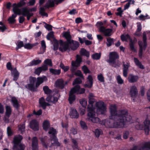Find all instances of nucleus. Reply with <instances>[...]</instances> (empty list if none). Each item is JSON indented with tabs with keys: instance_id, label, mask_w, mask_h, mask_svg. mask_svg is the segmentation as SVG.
Segmentation results:
<instances>
[{
	"instance_id": "1",
	"label": "nucleus",
	"mask_w": 150,
	"mask_h": 150,
	"mask_svg": "<svg viewBox=\"0 0 150 150\" xmlns=\"http://www.w3.org/2000/svg\"><path fill=\"white\" fill-rule=\"evenodd\" d=\"M109 109L110 113L109 118L110 119H114L115 122L112 125L110 121L104 120L101 123L102 125H104L106 127L121 128L124 127L125 122L130 121L131 117L126 110L117 111V106L115 104L110 105Z\"/></svg>"
},
{
	"instance_id": "2",
	"label": "nucleus",
	"mask_w": 150,
	"mask_h": 150,
	"mask_svg": "<svg viewBox=\"0 0 150 150\" xmlns=\"http://www.w3.org/2000/svg\"><path fill=\"white\" fill-rule=\"evenodd\" d=\"M82 81L81 79L77 78L74 81L73 85L76 84L74 88H72L70 91L69 100V103L71 104L75 100V97L74 94H82L84 93L85 90L83 88H80V86L78 84L81 83Z\"/></svg>"
},
{
	"instance_id": "3",
	"label": "nucleus",
	"mask_w": 150,
	"mask_h": 150,
	"mask_svg": "<svg viewBox=\"0 0 150 150\" xmlns=\"http://www.w3.org/2000/svg\"><path fill=\"white\" fill-rule=\"evenodd\" d=\"M29 80L30 83L26 85L25 86V87L31 91H37V88L44 81L47 80V79L46 76H45L38 77L35 86V84L36 81V78L35 77H30Z\"/></svg>"
},
{
	"instance_id": "4",
	"label": "nucleus",
	"mask_w": 150,
	"mask_h": 150,
	"mask_svg": "<svg viewBox=\"0 0 150 150\" xmlns=\"http://www.w3.org/2000/svg\"><path fill=\"white\" fill-rule=\"evenodd\" d=\"M13 12L17 14L22 15L23 16H27V19L29 20L30 17L33 16V14L29 12V10L26 7L23 8L21 9L18 8L17 7H14L13 9Z\"/></svg>"
},
{
	"instance_id": "5",
	"label": "nucleus",
	"mask_w": 150,
	"mask_h": 150,
	"mask_svg": "<svg viewBox=\"0 0 150 150\" xmlns=\"http://www.w3.org/2000/svg\"><path fill=\"white\" fill-rule=\"evenodd\" d=\"M41 141L42 145L46 148H47L48 146L51 147L52 145L57 146L60 145V144L58 142L57 139L56 137L52 138L51 144H50V140L49 139L47 141L45 138H42L41 139Z\"/></svg>"
},
{
	"instance_id": "6",
	"label": "nucleus",
	"mask_w": 150,
	"mask_h": 150,
	"mask_svg": "<svg viewBox=\"0 0 150 150\" xmlns=\"http://www.w3.org/2000/svg\"><path fill=\"white\" fill-rule=\"evenodd\" d=\"M23 137L20 135L15 136L13 139V150H24L25 146L21 144H19Z\"/></svg>"
},
{
	"instance_id": "7",
	"label": "nucleus",
	"mask_w": 150,
	"mask_h": 150,
	"mask_svg": "<svg viewBox=\"0 0 150 150\" xmlns=\"http://www.w3.org/2000/svg\"><path fill=\"white\" fill-rule=\"evenodd\" d=\"M143 42L141 41L138 42V44L139 46L138 54L139 57L140 58H142L143 52L145 50L147 45L146 37V34L145 32L143 33Z\"/></svg>"
},
{
	"instance_id": "8",
	"label": "nucleus",
	"mask_w": 150,
	"mask_h": 150,
	"mask_svg": "<svg viewBox=\"0 0 150 150\" xmlns=\"http://www.w3.org/2000/svg\"><path fill=\"white\" fill-rule=\"evenodd\" d=\"M64 1V0H49L44 7L40 8L39 13L44 12L46 9L54 6L55 4L58 5Z\"/></svg>"
},
{
	"instance_id": "9",
	"label": "nucleus",
	"mask_w": 150,
	"mask_h": 150,
	"mask_svg": "<svg viewBox=\"0 0 150 150\" xmlns=\"http://www.w3.org/2000/svg\"><path fill=\"white\" fill-rule=\"evenodd\" d=\"M144 125L138 123L135 126L136 128L138 129L144 130L146 134L148 135L150 130L149 125L150 120H146L144 122Z\"/></svg>"
},
{
	"instance_id": "10",
	"label": "nucleus",
	"mask_w": 150,
	"mask_h": 150,
	"mask_svg": "<svg viewBox=\"0 0 150 150\" xmlns=\"http://www.w3.org/2000/svg\"><path fill=\"white\" fill-rule=\"evenodd\" d=\"M109 58L107 60V62L109 64L113 66L116 67L117 65V59L119 58V56L117 53L115 52H110L109 55Z\"/></svg>"
},
{
	"instance_id": "11",
	"label": "nucleus",
	"mask_w": 150,
	"mask_h": 150,
	"mask_svg": "<svg viewBox=\"0 0 150 150\" xmlns=\"http://www.w3.org/2000/svg\"><path fill=\"white\" fill-rule=\"evenodd\" d=\"M93 110L88 111L89 112L87 114V118L89 121L93 123H99L100 122V119L98 117L96 116L95 112Z\"/></svg>"
},
{
	"instance_id": "12",
	"label": "nucleus",
	"mask_w": 150,
	"mask_h": 150,
	"mask_svg": "<svg viewBox=\"0 0 150 150\" xmlns=\"http://www.w3.org/2000/svg\"><path fill=\"white\" fill-rule=\"evenodd\" d=\"M96 106L97 108V112L98 114H103L106 110L104 102L102 101L96 103Z\"/></svg>"
},
{
	"instance_id": "13",
	"label": "nucleus",
	"mask_w": 150,
	"mask_h": 150,
	"mask_svg": "<svg viewBox=\"0 0 150 150\" xmlns=\"http://www.w3.org/2000/svg\"><path fill=\"white\" fill-rule=\"evenodd\" d=\"M82 61V60L81 57L79 55H77L76 61H72L71 62L72 67L71 70L72 72L74 73L75 72L76 69V67L80 66V63Z\"/></svg>"
},
{
	"instance_id": "14",
	"label": "nucleus",
	"mask_w": 150,
	"mask_h": 150,
	"mask_svg": "<svg viewBox=\"0 0 150 150\" xmlns=\"http://www.w3.org/2000/svg\"><path fill=\"white\" fill-rule=\"evenodd\" d=\"M89 105L88 108V111L94 110V108L93 106V104L96 102V100L94 98V94L92 93H89L88 96Z\"/></svg>"
},
{
	"instance_id": "15",
	"label": "nucleus",
	"mask_w": 150,
	"mask_h": 150,
	"mask_svg": "<svg viewBox=\"0 0 150 150\" xmlns=\"http://www.w3.org/2000/svg\"><path fill=\"white\" fill-rule=\"evenodd\" d=\"M67 83V82L64 81L62 79L57 80L55 82L56 87L60 89H62L64 88L65 85Z\"/></svg>"
},
{
	"instance_id": "16",
	"label": "nucleus",
	"mask_w": 150,
	"mask_h": 150,
	"mask_svg": "<svg viewBox=\"0 0 150 150\" xmlns=\"http://www.w3.org/2000/svg\"><path fill=\"white\" fill-rule=\"evenodd\" d=\"M101 33H103L106 36H109L111 35L112 30L111 29H106L105 27H102L100 29Z\"/></svg>"
},
{
	"instance_id": "17",
	"label": "nucleus",
	"mask_w": 150,
	"mask_h": 150,
	"mask_svg": "<svg viewBox=\"0 0 150 150\" xmlns=\"http://www.w3.org/2000/svg\"><path fill=\"white\" fill-rule=\"evenodd\" d=\"M70 116L72 118H78L79 116V114L76 110L74 108H71L70 111Z\"/></svg>"
},
{
	"instance_id": "18",
	"label": "nucleus",
	"mask_w": 150,
	"mask_h": 150,
	"mask_svg": "<svg viewBox=\"0 0 150 150\" xmlns=\"http://www.w3.org/2000/svg\"><path fill=\"white\" fill-rule=\"evenodd\" d=\"M69 43L68 42H63L62 41L60 43V46L59 47V50L62 52L66 51L67 50L69 49Z\"/></svg>"
},
{
	"instance_id": "19",
	"label": "nucleus",
	"mask_w": 150,
	"mask_h": 150,
	"mask_svg": "<svg viewBox=\"0 0 150 150\" xmlns=\"http://www.w3.org/2000/svg\"><path fill=\"white\" fill-rule=\"evenodd\" d=\"M30 128L34 131L38 130L39 129L38 124L35 120H32L30 123Z\"/></svg>"
},
{
	"instance_id": "20",
	"label": "nucleus",
	"mask_w": 150,
	"mask_h": 150,
	"mask_svg": "<svg viewBox=\"0 0 150 150\" xmlns=\"http://www.w3.org/2000/svg\"><path fill=\"white\" fill-rule=\"evenodd\" d=\"M39 103L40 105L41 106L43 109H45L47 106L50 105L49 103L45 101L44 98L42 97L39 99Z\"/></svg>"
},
{
	"instance_id": "21",
	"label": "nucleus",
	"mask_w": 150,
	"mask_h": 150,
	"mask_svg": "<svg viewBox=\"0 0 150 150\" xmlns=\"http://www.w3.org/2000/svg\"><path fill=\"white\" fill-rule=\"evenodd\" d=\"M32 150H38V140L36 137H33L32 141Z\"/></svg>"
},
{
	"instance_id": "22",
	"label": "nucleus",
	"mask_w": 150,
	"mask_h": 150,
	"mask_svg": "<svg viewBox=\"0 0 150 150\" xmlns=\"http://www.w3.org/2000/svg\"><path fill=\"white\" fill-rule=\"evenodd\" d=\"M93 80L92 76L91 75H89L87 78V83L85 85V87L88 88H91L93 84Z\"/></svg>"
},
{
	"instance_id": "23",
	"label": "nucleus",
	"mask_w": 150,
	"mask_h": 150,
	"mask_svg": "<svg viewBox=\"0 0 150 150\" xmlns=\"http://www.w3.org/2000/svg\"><path fill=\"white\" fill-rule=\"evenodd\" d=\"M138 79V77L137 76L134 75L132 74H129L128 80L130 83H134L136 82Z\"/></svg>"
},
{
	"instance_id": "24",
	"label": "nucleus",
	"mask_w": 150,
	"mask_h": 150,
	"mask_svg": "<svg viewBox=\"0 0 150 150\" xmlns=\"http://www.w3.org/2000/svg\"><path fill=\"white\" fill-rule=\"evenodd\" d=\"M69 43L71 46V49L73 50H76L79 45V44L78 42L74 41L73 40H71V43Z\"/></svg>"
},
{
	"instance_id": "25",
	"label": "nucleus",
	"mask_w": 150,
	"mask_h": 150,
	"mask_svg": "<svg viewBox=\"0 0 150 150\" xmlns=\"http://www.w3.org/2000/svg\"><path fill=\"white\" fill-rule=\"evenodd\" d=\"M130 93L132 97L135 96L137 94V89L135 86H133L131 87Z\"/></svg>"
},
{
	"instance_id": "26",
	"label": "nucleus",
	"mask_w": 150,
	"mask_h": 150,
	"mask_svg": "<svg viewBox=\"0 0 150 150\" xmlns=\"http://www.w3.org/2000/svg\"><path fill=\"white\" fill-rule=\"evenodd\" d=\"M11 101L12 103L13 106L16 108L18 109L19 107V104L18 103L17 100L14 97H13L11 98Z\"/></svg>"
},
{
	"instance_id": "27",
	"label": "nucleus",
	"mask_w": 150,
	"mask_h": 150,
	"mask_svg": "<svg viewBox=\"0 0 150 150\" xmlns=\"http://www.w3.org/2000/svg\"><path fill=\"white\" fill-rule=\"evenodd\" d=\"M63 36L66 39L67 42L69 43H71V36L70 33L68 32H66L63 33Z\"/></svg>"
},
{
	"instance_id": "28",
	"label": "nucleus",
	"mask_w": 150,
	"mask_h": 150,
	"mask_svg": "<svg viewBox=\"0 0 150 150\" xmlns=\"http://www.w3.org/2000/svg\"><path fill=\"white\" fill-rule=\"evenodd\" d=\"M41 62V60L40 59L34 60L30 62L28 64L29 66H35Z\"/></svg>"
},
{
	"instance_id": "29",
	"label": "nucleus",
	"mask_w": 150,
	"mask_h": 150,
	"mask_svg": "<svg viewBox=\"0 0 150 150\" xmlns=\"http://www.w3.org/2000/svg\"><path fill=\"white\" fill-rule=\"evenodd\" d=\"M134 61L136 64L139 68L144 69V66L142 65L141 63L138 60V59L136 58H134Z\"/></svg>"
},
{
	"instance_id": "30",
	"label": "nucleus",
	"mask_w": 150,
	"mask_h": 150,
	"mask_svg": "<svg viewBox=\"0 0 150 150\" xmlns=\"http://www.w3.org/2000/svg\"><path fill=\"white\" fill-rule=\"evenodd\" d=\"M12 74L13 77V80L16 81L18 79L19 75V73L17 71V70L15 69H14L13 71L12 72Z\"/></svg>"
},
{
	"instance_id": "31",
	"label": "nucleus",
	"mask_w": 150,
	"mask_h": 150,
	"mask_svg": "<svg viewBox=\"0 0 150 150\" xmlns=\"http://www.w3.org/2000/svg\"><path fill=\"white\" fill-rule=\"evenodd\" d=\"M50 71L52 74L54 75H59L61 73L60 69H50Z\"/></svg>"
},
{
	"instance_id": "32",
	"label": "nucleus",
	"mask_w": 150,
	"mask_h": 150,
	"mask_svg": "<svg viewBox=\"0 0 150 150\" xmlns=\"http://www.w3.org/2000/svg\"><path fill=\"white\" fill-rule=\"evenodd\" d=\"M48 133L50 134H52V138L54 137H55V135L57 134V132L56 130L53 128L51 127L50 128L48 132Z\"/></svg>"
},
{
	"instance_id": "33",
	"label": "nucleus",
	"mask_w": 150,
	"mask_h": 150,
	"mask_svg": "<svg viewBox=\"0 0 150 150\" xmlns=\"http://www.w3.org/2000/svg\"><path fill=\"white\" fill-rule=\"evenodd\" d=\"M80 53L81 54L86 56L87 57H89L90 56L89 52L83 48L81 50Z\"/></svg>"
},
{
	"instance_id": "34",
	"label": "nucleus",
	"mask_w": 150,
	"mask_h": 150,
	"mask_svg": "<svg viewBox=\"0 0 150 150\" xmlns=\"http://www.w3.org/2000/svg\"><path fill=\"white\" fill-rule=\"evenodd\" d=\"M50 124L49 121L47 120L45 121L43 124V127L45 131L47 130Z\"/></svg>"
},
{
	"instance_id": "35",
	"label": "nucleus",
	"mask_w": 150,
	"mask_h": 150,
	"mask_svg": "<svg viewBox=\"0 0 150 150\" xmlns=\"http://www.w3.org/2000/svg\"><path fill=\"white\" fill-rule=\"evenodd\" d=\"M12 112V109L11 107L9 106H7L6 107V115L8 117H9Z\"/></svg>"
},
{
	"instance_id": "36",
	"label": "nucleus",
	"mask_w": 150,
	"mask_h": 150,
	"mask_svg": "<svg viewBox=\"0 0 150 150\" xmlns=\"http://www.w3.org/2000/svg\"><path fill=\"white\" fill-rule=\"evenodd\" d=\"M101 57L100 53H95L92 55V58L95 60H98L100 59Z\"/></svg>"
},
{
	"instance_id": "37",
	"label": "nucleus",
	"mask_w": 150,
	"mask_h": 150,
	"mask_svg": "<svg viewBox=\"0 0 150 150\" xmlns=\"http://www.w3.org/2000/svg\"><path fill=\"white\" fill-rule=\"evenodd\" d=\"M25 0H22L20 1V2L18 3L17 5H16V4L15 3L13 5V6L14 7L13 8L15 7H17L18 8V7H21L24 5L26 3L24 1Z\"/></svg>"
},
{
	"instance_id": "38",
	"label": "nucleus",
	"mask_w": 150,
	"mask_h": 150,
	"mask_svg": "<svg viewBox=\"0 0 150 150\" xmlns=\"http://www.w3.org/2000/svg\"><path fill=\"white\" fill-rule=\"evenodd\" d=\"M41 47L40 50L42 51L41 54H43L45 51L46 47L45 42L44 40H43L41 42Z\"/></svg>"
},
{
	"instance_id": "39",
	"label": "nucleus",
	"mask_w": 150,
	"mask_h": 150,
	"mask_svg": "<svg viewBox=\"0 0 150 150\" xmlns=\"http://www.w3.org/2000/svg\"><path fill=\"white\" fill-rule=\"evenodd\" d=\"M14 13L15 14H12V16L10 17L8 19L9 22L10 23H13L15 21L14 18L16 17L17 15L16 14H17Z\"/></svg>"
},
{
	"instance_id": "40",
	"label": "nucleus",
	"mask_w": 150,
	"mask_h": 150,
	"mask_svg": "<svg viewBox=\"0 0 150 150\" xmlns=\"http://www.w3.org/2000/svg\"><path fill=\"white\" fill-rule=\"evenodd\" d=\"M43 90L46 94H49L51 93L52 91L47 86H45L43 87Z\"/></svg>"
},
{
	"instance_id": "41",
	"label": "nucleus",
	"mask_w": 150,
	"mask_h": 150,
	"mask_svg": "<svg viewBox=\"0 0 150 150\" xmlns=\"http://www.w3.org/2000/svg\"><path fill=\"white\" fill-rule=\"evenodd\" d=\"M113 39L110 38H108L107 39V42L106 43L108 47H109L114 42Z\"/></svg>"
},
{
	"instance_id": "42",
	"label": "nucleus",
	"mask_w": 150,
	"mask_h": 150,
	"mask_svg": "<svg viewBox=\"0 0 150 150\" xmlns=\"http://www.w3.org/2000/svg\"><path fill=\"white\" fill-rule=\"evenodd\" d=\"M137 29L136 32L135 34L139 36L140 35L139 34H137V32H140L142 30V27L141 23L140 22H138L137 23Z\"/></svg>"
},
{
	"instance_id": "43",
	"label": "nucleus",
	"mask_w": 150,
	"mask_h": 150,
	"mask_svg": "<svg viewBox=\"0 0 150 150\" xmlns=\"http://www.w3.org/2000/svg\"><path fill=\"white\" fill-rule=\"evenodd\" d=\"M121 40L124 41H126L130 39V36L128 34H126L125 35H122L121 36Z\"/></svg>"
},
{
	"instance_id": "44",
	"label": "nucleus",
	"mask_w": 150,
	"mask_h": 150,
	"mask_svg": "<svg viewBox=\"0 0 150 150\" xmlns=\"http://www.w3.org/2000/svg\"><path fill=\"white\" fill-rule=\"evenodd\" d=\"M103 23L101 21L98 22L96 24V26L97 28H98L99 31L100 32V29L102 27H105L103 26Z\"/></svg>"
},
{
	"instance_id": "45",
	"label": "nucleus",
	"mask_w": 150,
	"mask_h": 150,
	"mask_svg": "<svg viewBox=\"0 0 150 150\" xmlns=\"http://www.w3.org/2000/svg\"><path fill=\"white\" fill-rule=\"evenodd\" d=\"M95 134L96 137H98L100 135L102 134V132L101 129H97L95 131Z\"/></svg>"
},
{
	"instance_id": "46",
	"label": "nucleus",
	"mask_w": 150,
	"mask_h": 150,
	"mask_svg": "<svg viewBox=\"0 0 150 150\" xmlns=\"http://www.w3.org/2000/svg\"><path fill=\"white\" fill-rule=\"evenodd\" d=\"M81 127L83 129H86L87 128V126L86 123L82 121H81L80 122Z\"/></svg>"
},
{
	"instance_id": "47",
	"label": "nucleus",
	"mask_w": 150,
	"mask_h": 150,
	"mask_svg": "<svg viewBox=\"0 0 150 150\" xmlns=\"http://www.w3.org/2000/svg\"><path fill=\"white\" fill-rule=\"evenodd\" d=\"M44 64L50 66H52V63L51 59H46L44 61Z\"/></svg>"
},
{
	"instance_id": "48",
	"label": "nucleus",
	"mask_w": 150,
	"mask_h": 150,
	"mask_svg": "<svg viewBox=\"0 0 150 150\" xmlns=\"http://www.w3.org/2000/svg\"><path fill=\"white\" fill-rule=\"evenodd\" d=\"M80 103L83 107H86L87 103V101L85 99H81L80 101Z\"/></svg>"
},
{
	"instance_id": "49",
	"label": "nucleus",
	"mask_w": 150,
	"mask_h": 150,
	"mask_svg": "<svg viewBox=\"0 0 150 150\" xmlns=\"http://www.w3.org/2000/svg\"><path fill=\"white\" fill-rule=\"evenodd\" d=\"M82 70L83 71L84 73L86 74L87 73H90L91 71L88 69V67L86 65H84L82 67Z\"/></svg>"
},
{
	"instance_id": "50",
	"label": "nucleus",
	"mask_w": 150,
	"mask_h": 150,
	"mask_svg": "<svg viewBox=\"0 0 150 150\" xmlns=\"http://www.w3.org/2000/svg\"><path fill=\"white\" fill-rule=\"evenodd\" d=\"M73 143L72 147L74 149H77L78 148V143L74 139H72Z\"/></svg>"
},
{
	"instance_id": "51",
	"label": "nucleus",
	"mask_w": 150,
	"mask_h": 150,
	"mask_svg": "<svg viewBox=\"0 0 150 150\" xmlns=\"http://www.w3.org/2000/svg\"><path fill=\"white\" fill-rule=\"evenodd\" d=\"M53 46V49L54 50H56L58 49L59 46V43L57 40H56L54 41Z\"/></svg>"
},
{
	"instance_id": "52",
	"label": "nucleus",
	"mask_w": 150,
	"mask_h": 150,
	"mask_svg": "<svg viewBox=\"0 0 150 150\" xmlns=\"http://www.w3.org/2000/svg\"><path fill=\"white\" fill-rule=\"evenodd\" d=\"M117 80L118 84H122L123 83V80L122 79L120 76L119 75L117 76Z\"/></svg>"
},
{
	"instance_id": "53",
	"label": "nucleus",
	"mask_w": 150,
	"mask_h": 150,
	"mask_svg": "<svg viewBox=\"0 0 150 150\" xmlns=\"http://www.w3.org/2000/svg\"><path fill=\"white\" fill-rule=\"evenodd\" d=\"M75 74L76 76H78L80 77L83 79V75H82L81 71L80 70H77L75 73Z\"/></svg>"
},
{
	"instance_id": "54",
	"label": "nucleus",
	"mask_w": 150,
	"mask_h": 150,
	"mask_svg": "<svg viewBox=\"0 0 150 150\" xmlns=\"http://www.w3.org/2000/svg\"><path fill=\"white\" fill-rule=\"evenodd\" d=\"M97 78L98 80L100 82H103L104 81V77L102 74H100V75H98V76Z\"/></svg>"
},
{
	"instance_id": "55",
	"label": "nucleus",
	"mask_w": 150,
	"mask_h": 150,
	"mask_svg": "<svg viewBox=\"0 0 150 150\" xmlns=\"http://www.w3.org/2000/svg\"><path fill=\"white\" fill-rule=\"evenodd\" d=\"M33 45L30 43H28L25 44L24 47L25 48L27 49H31L33 47Z\"/></svg>"
},
{
	"instance_id": "56",
	"label": "nucleus",
	"mask_w": 150,
	"mask_h": 150,
	"mask_svg": "<svg viewBox=\"0 0 150 150\" xmlns=\"http://www.w3.org/2000/svg\"><path fill=\"white\" fill-rule=\"evenodd\" d=\"M129 45L131 49L133 51H135L136 50L134 48V44L132 40H131L130 41Z\"/></svg>"
},
{
	"instance_id": "57",
	"label": "nucleus",
	"mask_w": 150,
	"mask_h": 150,
	"mask_svg": "<svg viewBox=\"0 0 150 150\" xmlns=\"http://www.w3.org/2000/svg\"><path fill=\"white\" fill-rule=\"evenodd\" d=\"M18 128L19 130L22 133L24 131L25 129V125L23 124L20 125L18 126Z\"/></svg>"
},
{
	"instance_id": "58",
	"label": "nucleus",
	"mask_w": 150,
	"mask_h": 150,
	"mask_svg": "<svg viewBox=\"0 0 150 150\" xmlns=\"http://www.w3.org/2000/svg\"><path fill=\"white\" fill-rule=\"evenodd\" d=\"M23 43L22 41H20L18 42V44L17 45V47L16 48L17 50L19 48H21V47L23 46Z\"/></svg>"
},
{
	"instance_id": "59",
	"label": "nucleus",
	"mask_w": 150,
	"mask_h": 150,
	"mask_svg": "<svg viewBox=\"0 0 150 150\" xmlns=\"http://www.w3.org/2000/svg\"><path fill=\"white\" fill-rule=\"evenodd\" d=\"M7 133L8 136H10L13 134L11 129L9 127H8L7 128Z\"/></svg>"
},
{
	"instance_id": "60",
	"label": "nucleus",
	"mask_w": 150,
	"mask_h": 150,
	"mask_svg": "<svg viewBox=\"0 0 150 150\" xmlns=\"http://www.w3.org/2000/svg\"><path fill=\"white\" fill-rule=\"evenodd\" d=\"M42 71H45L47 70L48 69V67L46 65H44L42 67H40Z\"/></svg>"
},
{
	"instance_id": "61",
	"label": "nucleus",
	"mask_w": 150,
	"mask_h": 150,
	"mask_svg": "<svg viewBox=\"0 0 150 150\" xmlns=\"http://www.w3.org/2000/svg\"><path fill=\"white\" fill-rule=\"evenodd\" d=\"M42 71L41 68L39 67L35 69V74L39 75Z\"/></svg>"
},
{
	"instance_id": "62",
	"label": "nucleus",
	"mask_w": 150,
	"mask_h": 150,
	"mask_svg": "<svg viewBox=\"0 0 150 150\" xmlns=\"http://www.w3.org/2000/svg\"><path fill=\"white\" fill-rule=\"evenodd\" d=\"M33 114L38 115H41L42 113V110H41L40 109L37 112H35V111H33Z\"/></svg>"
},
{
	"instance_id": "63",
	"label": "nucleus",
	"mask_w": 150,
	"mask_h": 150,
	"mask_svg": "<svg viewBox=\"0 0 150 150\" xmlns=\"http://www.w3.org/2000/svg\"><path fill=\"white\" fill-rule=\"evenodd\" d=\"M45 28L49 30H52V26L50 25L47 24L45 23V25L44 26Z\"/></svg>"
},
{
	"instance_id": "64",
	"label": "nucleus",
	"mask_w": 150,
	"mask_h": 150,
	"mask_svg": "<svg viewBox=\"0 0 150 150\" xmlns=\"http://www.w3.org/2000/svg\"><path fill=\"white\" fill-rule=\"evenodd\" d=\"M86 107H83V108H81L79 111L81 115H83L85 112V108Z\"/></svg>"
}]
</instances>
